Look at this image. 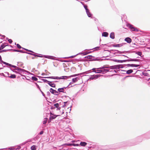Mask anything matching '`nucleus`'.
Instances as JSON below:
<instances>
[{"label": "nucleus", "instance_id": "nucleus-41", "mask_svg": "<svg viewBox=\"0 0 150 150\" xmlns=\"http://www.w3.org/2000/svg\"><path fill=\"white\" fill-rule=\"evenodd\" d=\"M58 103H58L59 105L60 106L62 105L63 103L62 100H59L58 101Z\"/></svg>", "mask_w": 150, "mask_h": 150}, {"label": "nucleus", "instance_id": "nucleus-10", "mask_svg": "<svg viewBox=\"0 0 150 150\" xmlns=\"http://www.w3.org/2000/svg\"><path fill=\"white\" fill-rule=\"evenodd\" d=\"M101 146L99 145H94L92 146H91V147H92V148L95 149L96 150H98L99 149L100 150Z\"/></svg>", "mask_w": 150, "mask_h": 150}, {"label": "nucleus", "instance_id": "nucleus-15", "mask_svg": "<svg viewBox=\"0 0 150 150\" xmlns=\"http://www.w3.org/2000/svg\"><path fill=\"white\" fill-rule=\"evenodd\" d=\"M44 57L45 58H48L50 59H55L54 58L55 57L52 56H50V55H43Z\"/></svg>", "mask_w": 150, "mask_h": 150}, {"label": "nucleus", "instance_id": "nucleus-23", "mask_svg": "<svg viewBox=\"0 0 150 150\" xmlns=\"http://www.w3.org/2000/svg\"><path fill=\"white\" fill-rule=\"evenodd\" d=\"M86 12V14H87L88 16L89 17H90L91 18H92L93 15L91 12H90L89 10L88 11H87Z\"/></svg>", "mask_w": 150, "mask_h": 150}, {"label": "nucleus", "instance_id": "nucleus-1", "mask_svg": "<svg viewBox=\"0 0 150 150\" xmlns=\"http://www.w3.org/2000/svg\"><path fill=\"white\" fill-rule=\"evenodd\" d=\"M136 144V143L131 144L129 142H122L117 143L112 145H110L109 148L112 149H116L120 148L126 146L127 145L129 146H133Z\"/></svg>", "mask_w": 150, "mask_h": 150}, {"label": "nucleus", "instance_id": "nucleus-14", "mask_svg": "<svg viewBox=\"0 0 150 150\" xmlns=\"http://www.w3.org/2000/svg\"><path fill=\"white\" fill-rule=\"evenodd\" d=\"M126 43H122L120 44H115L112 45V46L114 47H120L124 45Z\"/></svg>", "mask_w": 150, "mask_h": 150}, {"label": "nucleus", "instance_id": "nucleus-8", "mask_svg": "<svg viewBox=\"0 0 150 150\" xmlns=\"http://www.w3.org/2000/svg\"><path fill=\"white\" fill-rule=\"evenodd\" d=\"M104 54H105V53H106V54H105V56L104 57H102V58H105L108 57H109L110 55V51L109 50H104Z\"/></svg>", "mask_w": 150, "mask_h": 150}, {"label": "nucleus", "instance_id": "nucleus-32", "mask_svg": "<svg viewBox=\"0 0 150 150\" xmlns=\"http://www.w3.org/2000/svg\"><path fill=\"white\" fill-rule=\"evenodd\" d=\"M133 72L132 69H130L127 71H126V74H129Z\"/></svg>", "mask_w": 150, "mask_h": 150}, {"label": "nucleus", "instance_id": "nucleus-7", "mask_svg": "<svg viewBox=\"0 0 150 150\" xmlns=\"http://www.w3.org/2000/svg\"><path fill=\"white\" fill-rule=\"evenodd\" d=\"M101 76H102V75L100 74L93 75H91L89 78V79L90 80H95L97 79Z\"/></svg>", "mask_w": 150, "mask_h": 150}, {"label": "nucleus", "instance_id": "nucleus-22", "mask_svg": "<svg viewBox=\"0 0 150 150\" xmlns=\"http://www.w3.org/2000/svg\"><path fill=\"white\" fill-rule=\"evenodd\" d=\"M109 68L111 69H117V65L110 66Z\"/></svg>", "mask_w": 150, "mask_h": 150}, {"label": "nucleus", "instance_id": "nucleus-38", "mask_svg": "<svg viewBox=\"0 0 150 150\" xmlns=\"http://www.w3.org/2000/svg\"><path fill=\"white\" fill-rule=\"evenodd\" d=\"M93 49L94 50V51L98 50H100V47H96L94 48L93 49H89V50H92Z\"/></svg>", "mask_w": 150, "mask_h": 150}, {"label": "nucleus", "instance_id": "nucleus-12", "mask_svg": "<svg viewBox=\"0 0 150 150\" xmlns=\"http://www.w3.org/2000/svg\"><path fill=\"white\" fill-rule=\"evenodd\" d=\"M111 51H113V52L116 51L117 52H118V53H119V54H125V52H128L129 53H130V52L129 51H119L117 50H111Z\"/></svg>", "mask_w": 150, "mask_h": 150}, {"label": "nucleus", "instance_id": "nucleus-31", "mask_svg": "<svg viewBox=\"0 0 150 150\" xmlns=\"http://www.w3.org/2000/svg\"><path fill=\"white\" fill-rule=\"evenodd\" d=\"M75 142V141L74 140H72L71 141L72 146H79V144H75L74 143Z\"/></svg>", "mask_w": 150, "mask_h": 150}, {"label": "nucleus", "instance_id": "nucleus-33", "mask_svg": "<svg viewBox=\"0 0 150 150\" xmlns=\"http://www.w3.org/2000/svg\"><path fill=\"white\" fill-rule=\"evenodd\" d=\"M3 149H8V150H14L15 149L13 147H10L8 148H5L4 149H0L1 150H3Z\"/></svg>", "mask_w": 150, "mask_h": 150}, {"label": "nucleus", "instance_id": "nucleus-4", "mask_svg": "<svg viewBox=\"0 0 150 150\" xmlns=\"http://www.w3.org/2000/svg\"><path fill=\"white\" fill-rule=\"evenodd\" d=\"M49 111L50 112V116L49 119L48 120V123L50 122L52 120L55 119L57 117L59 116V115H57L52 114L50 110H49Z\"/></svg>", "mask_w": 150, "mask_h": 150}, {"label": "nucleus", "instance_id": "nucleus-46", "mask_svg": "<svg viewBox=\"0 0 150 150\" xmlns=\"http://www.w3.org/2000/svg\"><path fill=\"white\" fill-rule=\"evenodd\" d=\"M10 51V50H9V49H7V50H0V53L4 52H6L8 51Z\"/></svg>", "mask_w": 150, "mask_h": 150}, {"label": "nucleus", "instance_id": "nucleus-21", "mask_svg": "<svg viewBox=\"0 0 150 150\" xmlns=\"http://www.w3.org/2000/svg\"><path fill=\"white\" fill-rule=\"evenodd\" d=\"M110 38L112 39H114L115 38V35L114 32H111L110 34Z\"/></svg>", "mask_w": 150, "mask_h": 150}, {"label": "nucleus", "instance_id": "nucleus-27", "mask_svg": "<svg viewBox=\"0 0 150 150\" xmlns=\"http://www.w3.org/2000/svg\"><path fill=\"white\" fill-rule=\"evenodd\" d=\"M80 54V53H78V54H76L75 55H74L71 56L69 57H63L62 58H64V59H66V58H73L75 57L77 55H79V54Z\"/></svg>", "mask_w": 150, "mask_h": 150}, {"label": "nucleus", "instance_id": "nucleus-49", "mask_svg": "<svg viewBox=\"0 0 150 150\" xmlns=\"http://www.w3.org/2000/svg\"><path fill=\"white\" fill-rule=\"evenodd\" d=\"M15 45H16L18 49H21V48L22 49V48H23V47H21V46L18 44H16V43H15Z\"/></svg>", "mask_w": 150, "mask_h": 150}, {"label": "nucleus", "instance_id": "nucleus-50", "mask_svg": "<svg viewBox=\"0 0 150 150\" xmlns=\"http://www.w3.org/2000/svg\"><path fill=\"white\" fill-rule=\"evenodd\" d=\"M142 74L146 76H148L149 75V74L148 73L144 72H142Z\"/></svg>", "mask_w": 150, "mask_h": 150}, {"label": "nucleus", "instance_id": "nucleus-2", "mask_svg": "<svg viewBox=\"0 0 150 150\" xmlns=\"http://www.w3.org/2000/svg\"><path fill=\"white\" fill-rule=\"evenodd\" d=\"M118 56H122L126 57V58H128V59H125L123 60H117V59H111V61H113L114 62H117L118 63H122L123 62H132V61H134V62H139L140 61L139 59H132L131 58H129L127 56H126L125 55H117Z\"/></svg>", "mask_w": 150, "mask_h": 150}, {"label": "nucleus", "instance_id": "nucleus-55", "mask_svg": "<svg viewBox=\"0 0 150 150\" xmlns=\"http://www.w3.org/2000/svg\"><path fill=\"white\" fill-rule=\"evenodd\" d=\"M9 50H10V51H13L15 52H19L18 50L11 49H9Z\"/></svg>", "mask_w": 150, "mask_h": 150}, {"label": "nucleus", "instance_id": "nucleus-24", "mask_svg": "<svg viewBox=\"0 0 150 150\" xmlns=\"http://www.w3.org/2000/svg\"><path fill=\"white\" fill-rule=\"evenodd\" d=\"M87 144V143L85 142H81L80 144V145L82 146H85Z\"/></svg>", "mask_w": 150, "mask_h": 150}, {"label": "nucleus", "instance_id": "nucleus-30", "mask_svg": "<svg viewBox=\"0 0 150 150\" xmlns=\"http://www.w3.org/2000/svg\"><path fill=\"white\" fill-rule=\"evenodd\" d=\"M132 52H134L136 54H138L139 56H141V57H142L141 55L142 54V52H141L138 51L137 52L135 51H133Z\"/></svg>", "mask_w": 150, "mask_h": 150}, {"label": "nucleus", "instance_id": "nucleus-52", "mask_svg": "<svg viewBox=\"0 0 150 150\" xmlns=\"http://www.w3.org/2000/svg\"><path fill=\"white\" fill-rule=\"evenodd\" d=\"M41 80L43 81V82L45 83H47L48 84V83H49V82L50 81L47 80L46 79H42Z\"/></svg>", "mask_w": 150, "mask_h": 150}, {"label": "nucleus", "instance_id": "nucleus-35", "mask_svg": "<svg viewBox=\"0 0 150 150\" xmlns=\"http://www.w3.org/2000/svg\"><path fill=\"white\" fill-rule=\"evenodd\" d=\"M48 119L47 117H45L44 119V120L43 121V124L44 125L46 124L47 122H48Z\"/></svg>", "mask_w": 150, "mask_h": 150}, {"label": "nucleus", "instance_id": "nucleus-61", "mask_svg": "<svg viewBox=\"0 0 150 150\" xmlns=\"http://www.w3.org/2000/svg\"><path fill=\"white\" fill-rule=\"evenodd\" d=\"M50 92H49V91L47 92V96H50Z\"/></svg>", "mask_w": 150, "mask_h": 150}, {"label": "nucleus", "instance_id": "nucleus-37", "mask_svg": "<svg viewBox=\"0 0 150 150\" xmlns=\"http://www.w3.org/2000/svg\"><path fill=\"white\" fill-rule=\"evenodd\" d=\"M69 78V76H62L61 77H60V79H67Z\"/></svg>", "mask_w": 150, "mask_h": 150}, {"label": "nucleus", "instance_id": "nucleus-36", "mask_svg": "<svg viewBox=\"0 0 150 150\" xmlns=\"http://www.w3.org/2000/svg\"><path fill=\"white\" fill-rule=\"evenodd\" d=\"M56 90H54V89H53L52 88H51L50 89V92L52 94L54 95L55 93V92L56 91Z\"/></svg>", "mask_w": 150, "mask_h": 150}, {"label": "nucleus", "instance_id": "nucleus-16", "mask_svg": "<svg viewBox=\"0 0 150 150\" xmlns=\"http://www.w3.org/2000/svg\"><path fill=\"white\" fill-rule=\"evenodd\" d=\"M54 107L55 108H57L56 110H59L61 108V107L60 106L58 103H56L54 105Z\"/></svg>", "mask_w": 150, "mask_h": 150}, {"label": "nucleus", "instance_id": "nucleus-45", "mask_svg": "<svg viewBox=\"0 0 150 150\" xmlns=\"http://www.w3.org/2000/svg\"><path fill=\"white\" fill-rule=\"evenodd\" d=\"M125 66H127L128 67H134V64H127L125 65Z\"/></svg>", "mask_w": 150, "mask_h": 150}, {"label": "nucleus", "instance_id": "nucleus-58", "mask_svg": "<svg viewBox=\"0 0 150 150\" xmlns=\"http://www.w3.org/2000/svg\"><path fill=\"white\" fill-rule=\"evenodd\" d=\"M40 91L41 93L42 94V96H44L45 98H46L47 97H45V94L43 93V92L42 91V90L40 89Z\"/></svg>", "mask_w": 150, "mask_h": 150}, {"label": "nucleus", "instance_id": "nucleus-53", "mask_svg": "<svg viewBox=\"0 0 150 150\" xmlns=\"http://www.w3.org/2000/svg\"><path fill=\"white\" fill-rule=\"evenodd\" d=\"M22 49H23V50H26V51H27L30 52H31L32 53H34L33 51L32 50H28V49H25V48H22Z\"/></svg>", "mask_w": 150, "mask_h": 150}, {"label": "nucleus", "instance_id": "nucleus-17", "mask_svg": "<svg viewBox=\"0 0 150 150\" xmlns=\"http://www.w3.org/2000/svg\"><path fill=\"white\" fill-rule=\"evenodd\" d=\"M125 41L128 43H130L132 42V39L128 37L125 38Z\"/></svg>", "mask_w": 150, "mask_h": 150}, {"label": "nucleus", "instance_id": "nucleus-56", "mask_svg": "<svg viewBox=\"0 0 150 150\" xmlns=\"http://www.w3.org/2000/svg\"><path fill=\"white\" fill-rule=\"evenodd\" d=\"M35 84L37 88L39 90H40L41 89L39 85L36 83L35 82Z\"/></svg>", "mask_w": 150, "mask_h": 150}, {"label": "nucleus", "instance_id": "nucleus-48", "mask_svg": "<svg viewBox=\"0 0 150 150\" xmlns=\"http://www.w3.org/2000/svg\"><path fill=\"white\" fill-rule=\"evenodd\" d=\"M31 79L33 80H34L35 81H37L38 80V79H37V78L34 76H32L31 77Z\"/></svg>", "mask_w": 150, "mask_h": 150}, {"label": "nucleus", "instance_id": "nucleus-43", "mask_svg": "<svg viewBox=\"0 0 150 150\" xmlns=\"http://www.w3.org/2000/svg\"><path fill=\"white\" fill-rule=\"evenodd\" d=\"M124 66L122 64L117 65V69H119L120 68H123Z\"/></svg>", "mask_w": 150, "mask_h": 150}, {"label": "nucleus", "instance_id": "nucleus-29", "mask_svg": "<svg viewBox=\"0 0 150 150\" xmlns=\"http://www.w3.org/2000/svg\"><path fill=\"white\" fill-rule=\"evenodd\" d=\"M102 74H105L106 73L109 71H110L109 69H104L102 70Z\"/></svg>", "mask_w": 150, "mask_h": 150}, {"label": "nucleus", "instance_id": "nucleus-42", "mask_svg": "<svg viewBox=\"0 0 150 150\" xmlns=\"http://www.w3.org/2000/svg\"><path fill=\"white\" fill-rule=\"evenodd\" d=\"M83 6L85 9L86 12L89 10V9L88 8V6L86 4L83 5Z\"/></svg>", "mask_w": 150, "mask_h": 150}, {"label": "nucleus", "instance_id": "nucleus-19", "mask_svg": "<svg viewBox=\"0 0 150 150\" xmlns=\"http://www.w3.org/2000/svg\"><path fill=\"white\" fill-rule=\"evenodd\" d=\"M135 140L136 141H137V142H140L142 141V137L141 136L138 137L136 138Z\"/></svg>", "mask_w": 150, "mask_h": 150}, {"label": "nucleus", "instance_id": "nucleus-63", "mask_svg": "<svg viewBox=\"0 0 150 150\" xmlns=\"http://www.w3.org/2000/svg\"><path fill=\"white\" fill-rule=\"evenodd\" d=\"M0 75L3 76L4 77H7V76H5V75L3 73H0Z\"/></svg>", "mask_w": 150, "mask_h": 150}, {"label": "nucleus", "instance_id": "nucleus-5", "mask_svg": "<svg viewBox=\"0 0 150 150\" xmlns=\"http://www.w3.org/2000/svg\"><path fill=\"white\" fill-rule=\"evenodd\" d=\"M15 69L17 70L18 72L20 73V74L22 73L23 74H24V72H26L27 73H29V71L24 69L20 68L19 67H17V69Z\"/></svg>", "mask_w": 150, "mask_h": 150}, {"label": "nucleus", "instance_id": "nucleus-51", "mask_svg": "<svg viewBox=\"0 0 150 150\" xmlns=\"http://www.w3.org/2000/svg\"><path fill=\"white\" fill-rule=\"evenodd\" d=\"M52 79H60V77L52 76Z\"/></svg>", "mask_w": 150, "mask_h": 150}, {"label": "nucleus", "instance_id": "nucleus-3", "mask_svg": "<svg viewBox=\"0 0 150 150\" xmlns=\"http://www.w3.org/2000/svg\"><path fill=\"white\" fill-rule=\"evenodd\" d=\"M100 57H94L92 56V57L91 58V61H101L104 60H108L110 59H107V58H105L104 59H102Z\"/></svg>", "mask_w": 150, "mask_h": 150}, {"label": "nucleus", "instance_id": "nucleus-9", "mask_svg": "<svg viewBox=\"0 0 150 150\" xmlns=\"http://www.w3.org/2000/svg\"><path fill=\"white\" fill-rule=\"evenodd\" d=\"M92 70L93 72H95L96 73H102V69H98L97 68H94Z\"/></svg>", "mask_w": 150, "mask_h": 150}, {"label": "nucleus", "instance_id": "nucleus-34", "mask_svg": "<svg viewBox=\"0 0 150 150\" xmlns=\"http://www.w3.org/2000/svg\"><path fill=\"white\" fill-rule=\"evenodd\" d=\"M7 77L11 79H15L16 78V76L14 74H11L10 76H8Z\"/></svg>", "mask_w": 150, "mask_h": 150}, {"label": "nucleus", "instance_id": "nucleus-26", "mask_svg": "<svg viewBox=\"0 0 150 150\" xmlns=\"http://www.w3.org/2000/svg\"><path fill=\"white\" fill-rule=\"evenodd\" d=\"M79 79V77H76L74 78H73L72 79V81L73 83H75L77 82Z\"/></svg>", "mask_w": 150, "mask_h": 150}, {"label": "nucleus", "instance_id": "nucleus-39", "mask_svg": "<svg viewBox=\"0 0 150 150\" xmlns=\"http://www.w3.org/2000/svg\"><path fill=\"white\" fill-rule=\"evenodd\" d=\"M92 57V56L91 55H89L87 56H86L84 57V58H85V59H91V58Z\"/></svg>", "mask_w": 150, "mask_h": 150}, {"label": "nucleus", "instance_id": "nucleus-60", "mask_svg": "<svg viewBox=\"0 0 150 150\" xmlns=\"http://www.w3.org/2000/svg\"><path fill=\"white\" fill-rule=\"evenodd\" d=\"M8 41L10 44H11L13 42V41L11 39H9L8 40Z\"/></svg>", "mask_w": 150, "mask_h": 150}, {"label": "nucleus", "instance_id": "nucleus-11", "mask_svg": "<svg viewBox=\"0 0 150 150\" xmlns=\"http://www.w3.org/2000/svg\"><path fill=\"white\" fill-rule=\"evenodd\" d=\"M87 72H88V71H85V72H83L82 73H80V74H75L71 75V76H69V78L71 77H75V76H78L79 75H81L83 74H88V73H87Z\"/></svg>", "mask_w": 150, "mask_h": 150}, {"label": "nucleus", "instance_id": "nucleus-62", "mask_svg": "<svg viewBox=\"0 0 150 150\" xmlns=\"http://www.w3.org/2000/svg\"><path fill=\"white\" fill-rule=\"evenodd\" d=\"M140 66L139 64H134V67H137Z\"/></svg>", "mask_w": 150, "mask_h": 150}, {"label": "nucleus", "instance_id": "nucleus-40", "mask_svg": "<svg viewBox=\"0 0 150 150\" xmlns=\"http://www.w3.org/2000/svg\"><path fill=\"white\" fill-rule=\"evenodd\" d=\"M3 64L6 65V66H7L9 67H12V65L11 64H10L8 63H7V62H3Z\"/></svg>", "mask_w": 150, "mask_h": 150}, {"label": "nucleus", "instance_id": "nucleus-28", "mask_svg": "<svg viewBox=\"0 0 150 150\" xmlns=\"http://www.w3.org/2000/svg\"><path fill=\"white\" fill-rule=\"evenodd\" d=\"M58 91L59 93H66V92H65L63 90V89L62 88H59L58 89Z\"/></svg>", "mask_w": 150, "mask_h": 150}, {"label": "nucleus", "instance_id": "nucleus-25", "mask_svg": "<svg viewBox=\"0 0 150 150\" xmlns=\"http://www.w3.org/2000/svg\"><path fill=\"white\" fill-rule=\"evenodd\" d=\"M108 33L107 32H103L102 33V36L105 37H107L108 35Z\"/></svg>", "mask_w": 150, "mask_h": 150}, {"label": "nucleus", "instance_id": "nucleus-47", "mask_svg": "<svg viewBox=\"0 0 150 150\" xmlns=\"http://www.w3.org/2000/svg\"><path fill=\"white\" fill-rule=\"evenodd\" d=\"M88 52H80V54H82L83 55H85L88 54Z\"/></svg>", "mask_w": 150, "mask_h": 150}, {"label": "nucleus", "instance_id": "nucleus-59", "mask_svg": "<svg viewBox=\"0 0 150 150\" xmlns=\"http://www.w3.org/2000/svg\"><path fill=\"white\" fill-rule=\"evenodd\" d=\"M18 51H19L18 52H20L23 53H26V52L23 51L21 50H18Z\"/></svg>", "mask_w": 150, "mask_h": 150}, {"label": "nucleus", "instance_id": "nucleus-18", "mask_svg": "<svg viewBox=\"0 0 150 150\" xmlns=\"http://www.w3.org/2000/svg\"><path fill=\"white\" fill-rule=\"evenodd\" d=\"M52 81H50L48 83V84L51 87L53 88H55L56 87V85L54 83H52Z\"/></svg>", "mask_w": 150, "mask_h": 150}, {"label": "nucleus", "instance_id": "nucleus-64", "mask_svg": "<svg viewBox=\"0 0 150 150\" xmlns=\"http://www.w3.org/2000/svg\"><path fill=\"white\" fill-rule=\"evenodd\" d=\"M44 133V132L43 131H41L38 134L39 135H42Z\"/></svg>", "mask_w": 150, "mask_h": 150}, {"label": "nucleus", "instance_id": "nucleus-13", "mask_svg": "<svg viewBox=\"0 0 150 150\" xmlns=\"http://www.w3.org/2000/svg\"><path fill=\"white\" fill-rule=\"evenodd\" d=\"M7 46H9L8 44L7 43H4L1 45L0 47V50L3 49Z\"/></svg>", "mask_w": 150, "mask_h": 150}, {"label": "nucleus", "instance_id": "nucleus-57", "mask_svg": "<svg viewBox=\"0 0 150 150\" xmlns=\"http://www.w3.org/2000/svg\"><path fill=\"white\" fill-rule=\"evenodd\" d=\"M59 94V93L57 91H56L55 93L54 94V95L55 96H58Z\"/></svg>", "mask_w": 150, "mask_h": 150}, {"label": "nucleus", "instance_id": "nucleus-6", "mask_svg": "<svg viewBox=\"0 0 150 150\" xmlns=\"http://www.w3.org/2000/svg\"><path fill=\"white\" fill-rule=\"evenodd\" d=\"M127 26L132 31L137 32L139 30L136 28L133 27V25H132L128 24L127 25Z\"/></svg>", "mask_w": 150, "mask_h": 150}, {"label": "nucleus", "instance_id": "nucleus-20", "mask_svg": "<svg viewBox=\"0 0 150 150\" xmlns=\"http://www.w3.org/2000/svg\"><path fill=\"white\" fill-rule=\"evenodd\" d=\"M109 66L108 65H104L98 68V69H102V70L105 69H108L109 68Z\"/></svg>", "mask_w": 150, "mask_h": 150}, {"label": "nucleus", "instance_id": "nucleus-44", "mask_svg": "<svg viewBox=\"0 0 150 150\" xmlns=\"http://www.w3.org/2000/svg\"><path fill=\"white\" fill-rule=\"evenodd\" d=\"M30 149L32 150H36V146L35 145H33L31 146Z\"/></svg>", "mask_w": 150, "mask_h": 150}, {"label": "nucleus", "instance_id": "nucleus-54", "mask_svg": "<svg viewBox=\"0 0 150 150\" xmlns=\"http://www.w3.org/2000/svg\"><path fill=\"white\" fill-rule=\"evenodd\" d=\"M64 145H67L68 146H72L71 142V143H65Z\"/></svg>", "mask_w": 150, "mask_h": 150}]
</instances>
